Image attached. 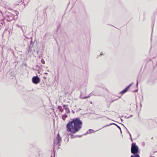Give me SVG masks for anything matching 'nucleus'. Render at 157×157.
<instances>
[{
    "mask_svg": "<svg viewBox=\"0 0 157 157\" xmlns=\"http://www.w3.org/2000/svg\"><path fill=\"white\" fill-rule=\"evenodd\" d=\"M132 83L129 84L128 86H127L125 89H124L123 90L120 92V94H124L127 91L129 88L132 84Z\"/></svg>",
    "mask_w": 157,
    "mask_h": 157,
    "instance_id": "39448f33",
    "label": "nucleus"
},
{
    "mask_svg": "<svg viewBox=\"0 0 157 157\" xmlns=\"http://www.w3.org/2000/svg\"><path fill=\"white\" fill-rule=\"evenodd\" d=\"M153 137H152V138H151V139H153Z\"/></svg>",
    "mask_w": 157,
    "mask_h": 157,
    "instance_id": "2f4dec72",
    "label": "nucleus"
},
{
    "mask_svg": "<svg viewBox=\"0 0 157 157\" xmlns=\"http://www.w3.org/2000/svg\"><path fill=\"white\" fill-rule=\"evenodd\" d=\"M51 157H52V156H51Z\"/></svg>",
    "mask_w": 157,
    "mask_h": 157,
    "instance_id": "473e14b6",
    "label": "nucleus"
},
{
    "mask_svg": "<svg viewBox=\"0 0 157 157\" xmlns=\"http://www.w3.org/2000/svg\"><path fill=\"white\" fill-rule=\"evenodd\" d=\"M38 52H39L38 50H37V51H36V52H37V54H38Z\"/></svg>",
    "mask_w": 157,
    "mask_h": 157,
    "instance_id": "a878e982",
    "label": "nucleus"
},
{
    "mask_svg": "<svg viewBox=\"0 0 157 157\" xmlns=\"http://www.w3.org/2000/svg\"><path fill=\"white\" fill-rule=\"evenodd\" d=\"M63 107L64 108V109L66 110V111L67 113H69L70 110L69 109V108L67 107V105H63Z\"/></svg>",
    "mask_w": 157,
    "mask_h": 157,
    "instance_id": "1a4fd4ad",
    "label": "nucleus"
},
{
    "mask_svg": "<svg viewBox=\"0 0 157 157\" xmlns=\"http://www.w3.org/2000/svg\"><path fill=\"white\" fill-rule=\"evenodd\" d=\"M132 116H133L132 115H131L130 116H128V117H127V119H128V118H129L130 117H132Z\"/></svg>",
    "mask_w": 157,
    "mask_h": 157,
    "instance_id": "dca6fc26",
    "label": "nucleus"
},
{
    "mask_svg": "<svg viewBox=\"0 0 157 157\" xmlns=\"http://www.w3.org/2000/svg\"><path fill=\"white\" fill-rule=\"evenodd\" d=\"M117 99H114V100H112V101H111V102H113V101H116V100H117Z\"/></svg>",
    "mask_w": 157,
    "mask_h": 157,
    "instance_id": "a211bd4d",
    "label": "nucleus"
},
{
    "mask_svg": "<svg viewBox=\"0 0 157 157\" xmlns=\"http://www.w3.org/2000/svg\"><path fill=\"white\" fill-rule=\"evenodd\" d=\"M150 157H154V156H151V155H150Z\"/></svg>",
    "mask_w": 157,
    "mask_h": 157,
    "instance_id": "cd10ccee",
    "label": "nucleus"
},
{
    "mask_svg": "<svg viewBox=\"0 0 157 157\" xmlns=\"http://www.w3.org/2000/svg\"><path fill=\"white\" fill-rule=\"evenodd\" d=\"M112 124H114V125H115L116 126H117V127L120 130L121 132V133H122L121 130V129L120 127L119 126H118L116 124L114 123H110L109 124H107L105 126H104L103 127V128L105 127V126H109V125H112Z\"/></svg>",
    "mask_w": 157,
    "mask_h": 157,
    "instance_id": "0eeeda50",
    "label": "nucleus"
},
{
    "mask_svg": "<svg viewBox=\"0 0 157 157\" xmlns=\"http://www.w3.org/2000/svg\"><path fill=\"white\" fill-rule=\"evenodd\" d=\"M131 151L132 153L133 154L130 157H140L138 153L139 152V147L135 143H132L131 145Z\"/></svg>",
    "mask_w": 157,
    "mask_h": 157,
    "instance_id": "f03ea898",
    "label": "nucleus"
},
{
    "mask_svg": "<svg viewBox=\"0 0 157 157\" xmlns=\"http://www.w3.org/2000/svg\"><path fill=\"white\" fill-rule=\"evenodd\" d=\"M82 121L78 118L73 119L72 120L68 122L66 125L67 130L70 132L69 135L71 138H74L77 137L74 136L73 134L79 132L82 126Z\"/></svg>",
    "mask_w": 157,
    "mask_h": 157,
    "instance_id": "f257e3e1",
    "label": "nucleus"
},
{
    "mask_svg": "<svg viewBox=\"0 0 157 157\" xmlns=\"http://www.w3.org/2000/svg\"><path fill=\"white\" fill-rule=\"evenodd\" d=\"M138 80L137 79V81H136V86H138Z\"/></svg>",
    "mask_w": 157,
    "mask_h": 157,
    "instance_id": "f3484780",
    "label": "nucleus"
},
{
    "mask_svg": "<svg viewBox=\"0 0 157 157\" xmlns=\"http://www.w3.org/2000/svg\"><path fill=\"white\" fill-rule=\"evenodd\" d=\"M57 144H58L59 146H60L61 145L60 143H57Z\"/></svg>",
    "mask_w": 157,
    "mask_h": 157,
    "instance_id": "aec40b11",
    "label": "nucleus"
},
{
    "mask_svg": "<svg viewBox=\"0 0 157 157\" xmlns=\"http://www.w3.org/2000/svg\"><path fill=\"white\" fill-rule=\"evenodd\" d=\"M47 71L49 72V70H48Z\"/></svg>",
    "mask_w": 157,
    "mask_h": 157,
    "instance_id": "c85d7f7f",
    "label": "nucleus"
},
{
    "mask_svg": "<svg viewBox=\"0 0 157 157\" xmlns=\"http://www.w3.org/2000/svg\"><path fill=\"white\" fill-rule=\"evenodd\" d=\"M72 112L73 113H74L75 112L73 110H72Z\"/></svg>",
    "mask_w": 157,
    "mask_h": 157,
    "instance_id": "393cba45",
    "label": "nucleus"
},
{
    "mask_svg": "<svg viewBox=\"0 0 157 157\" xmlns=\"http://www.w3.org/2000/svg\"><path fill=\"white\" fill-rule=\"evenodd\" d=\"M125 128H126V129H127V132L129 134V135H130V138L131 139V140L132 141V137H131V134H130V132H129V131H128V130L127 129Z\"/></svg>",
    "mask_w": 157,
    "mask_h": 157,
    "instance_id": "ddd939ff",
    "label": "nucleus"
},
{
    "mask_svg": "<svg viewBox=\"0 0 157 157\" xmlns=\"http://www.w3.org/2000/svg\"><path fill=\"white\" fill-rule=\"evenodd\" d=\"M103 54V53H102V52H101V53H100V55H102Z\"/></svg>",
    "mask_w": 157,
    "mask_h": 157,
    "instance_id": "4be33fe9",
    "label": "nucleus"
},
{
    "mask_svg": "<svg viewBox=\"0 0 157 157\" xmlns=\"http://www.w3.org/2000/svg\"><path fill=\"white\" fill-rule=\"evenodd\" d=\"M0 23L3 25H5V23L3 21H1V22H0Z\"/></svg>",
    "mask_w": 157,
    "mask_h": 157,
    "instance_id": "4468645a",
    "label": "nucleus"
},
{
    "mask_svg": "<svg viewBox=\"0 0 157 157\" xmlns=\"http://www.w3.org/2000/svg\"><path fill=\"white\" fill-rule=\"evenodd\" d=\"M94 132V130L93 129H89L88 130L86 133L84 134V135H86L87 134H90L91 133H92L93 132Z\"/></svg>",
    "mask_w": 157,
    "mask_h": 157,
    "instance_id": "6e6552de",
    "label": "nucleus"
},
{
    "mask_svg": "<svg viewBox=\"0 0 157 157\" xmlns=\"http://www.w3.org/2000/svg\"><path fill=\"white\" fill-rule=\"evenodd\" d=\"M79 110H81V109L80 108V109H79Z\"/></svg>",
    "mask_w": 157,
    "mask_h": 157,
    "instance_id": "7c9ffc66",
    "label": "nucleus"
},
{
    "mask_svg": "<svg viewBox=\"0 0 157 157\" xmlns=\"http://www.w3.org/2000/svg\"><path fill=\"white\" fill-rule=\"evenodd\" d=\"M13 16H12V17L11 16L10 18V19L11 20H12L13 19Z\"/></svg>",
    "mask_w": 157,
    "mask_h": 157,
    "instance_id": "6ab92c4d",
    "label": "nucleus"
},
{
    "mask_svg": "<svg viewBox=\"0 0 157 157\" xmlns=\"http://www.w3.org/2000/svg\"><path fill=\"white\" fill-rule=\"evenodd\" d=\"M57 143H61V137L59 136V133H58L56 138Z\"/></svg>",
    "mask_w": 157,
    "mask_h": 157,
    "instance_id": "423d86ee",
    "label": "nucleus"
},
{
    "mask_svg": "<svg viewBox=\"0 0 157 157\" xmlns=\"http://www.w3.org/2000/svg\"><path fill=\"white\" fill-rule=\"evenodd\" d=\"M39 68H40L39 67H33V69L34 70H37V71H38Z\"/></svg>",
    "mask_w": 157,
    "mask_h": 157,
    "instance_id": "f8f14e48",
    "label": "nucleus"
},
{
    "mask_svg": "<svg viewBox=\"0 0 157 157\" xmlns=\"http://www.w3.org/2000/svg\"><path fill=\"white\" fill-rule=\"evenodd\" d=\"M44 74H46V75H47L48 74L47 73L45 72V73H44Z\"/></svg>",
    "mask_w": 157,
    "mask_h": 157,
    "instance_id": "bb28decb",
    "label": "nucleus"
},
{
    "mask_svg": "<svg viewBox=\"0 0 157 157\" xmlns=\"http://www.w3.org/2000/svg\"><path fill=\"white\" fill-rule=\"evenodd\" d=\"M78 136L79 137H80L81 136Z\"/></svg>",
    "mask_w": 157,
    "mask_h": 157,
    "instance_id": "c756f323",
    "label": "nucleus"
},
{
    "mask_svg": "<svg viewBox=\"0 0 157 157\" xmlns=\"http://www.w3.org/2000/svg\"><path fill=\"white\" fill-rule=\"evenodd\" d=\"M121 120L122 122L123 121V119L122 118H121Z\"/></svg>",
    "mask_w": 157,
    "mask_h": 157,
    "instance_id": "b1692460",
    "label": "nucleus"
},
{
    "mask_svg": "<svg viewBox=\"0 0 157 157\" xmlns=\"http://www.w3.org/2000/svg\"><path fill=\"white\" fill-rule=\"evenodd\" d=\"M80 97L82 99H86V98H88L89 96H83L82 95V93H81Z\"/></svg>",
    "mask_w": 157,
    "mask_h": 157,
    "instance_id": "9d476101",
    "label": "nucleus"
},
{
    "mask_svg": "<svg viewBox=\"0 0 157 157\" xmlns=\"http://www.w3.org/2000/svg\"><path fill=\"white\" fill-rule=\"evenodd\" d=\"M31 40L30 41V44L29 45L27 51L29 54H32L35 52V50L33 47L34 43L32 40V38L31 37Z\"/></svg>",
    "mask_w": 157,
    "mask_h": 157,
    "instance_id": "7ed1b4c3",
    "label": "nucleus"
},
{
    "mask_svg": "<svg viewBox=\"0 0 157 157\" xmlns=\"http://www.w3.org/2000/svg\"><path fill=\"white\" fill-rule=\"evenodd\" d=\"M43 78H44V79H47V78H46V77H43Z\"/></svg>",
    "mask_w": 157,
    "mask_h": 157,
    "instance_id": "412c9836",
    "label": "nucleus"
},
{
    "mask_svg": "<svg viewBox=\"0 0 157 157\" xmlns=\"http://www.w3.org/2000/svg\"><path fill=\"white\" fill-rule=\"evenodd\" d=\"M58 109H59V110L61 112H63V109L62 108V107L61 106H59L58 107Z\"/></svg>",
    "mask_w": 157,
    "mask_h": 157,
    "instance_id": "9b49d317",
    "label": "nucleus"
},
{
    "mask_svg": "<svg viewBox=\"0 0 157 157\" xmlns=\"http://www.w3.org/2000/svg\"><path fill=\"white\" fill-rule=\"evenodd\" d=\"M36 67H39L37 65L36 66Z\"/></svg>",
    "mask_w": 157,
    "mask_h": 157,
    "instance_id": "5701e85b",
    "label": "nucleus"
},
{
    "mask_svg": "<svg viewBox=\"0 0 157 157\" xmlns=\"http://www.w3.org/2000/svg\"><path fill=\"white\" fill-rule=\"evenodd\" d=\"M41 62L43 64H44L45 63L44 60L43 59L41 60Z\"/></svg>",
    "mask_w": 157,
    "mask_h": 157,
    "instance_id": "2eb2a0df",
    "label": "nucleus"
},
{
    "mask_svg": "<svg viewBox=\"0 0 157 157\" xmlns=\"http://www.w3.org/2000/svg\"><path fill=\"white\" fill-rule=\"evenodd\" d=\"M32 82L36 84L39 83L40 81V78L37 75L36 76H33L32 79Z\"/></svg>",
    "mask_w": 157,
    "mask_h": 157,
    "instance_id": "20e7f679",
    "label": "nucleus"
}]
</instances>
